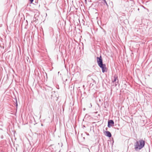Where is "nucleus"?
I'll return each instance as SVG.
<instances>
[{"instance_id":"obj_1","label":"nucleus","mask_w":152,"mask_h":152,"mask_svg":"<svg viewBox=\"0 0 152 152\" xmlns=\"http://www.w3.org/2000/svg\"><path fill=\"white\" fill-rule=\"evenodd\" d=\"M145 144V141L142 139L137 141L134 145L135 150L137 151L141 149L144 147Z\"/></svg>"},{"instance_id":"obj_2","label":"nucleus","mask_w":152,"mask_h":152,"mask_svg":"<svg viewBox=\"0 0 152 152\" xmlns=\"http://www.w3.org/2000/svg\"><path fill=\"white\" fill-rule=\"evenodd\" d=\"M97 61L99 66V65L102 66V64H103L101 56H100V57H97Z\"/></svg>"},{"instance_id":"obj_3","label":"nucleus","mask_w":152,"mask_h":152,"mask_svg":"<svg viewBox=\"0 0 152 152\" xmlns=\"http://www.w3.org/2000/svg\"><path fill=\"white\" fill-rule=\"evenodd\" d=\"M114 125V122L112 120H110L108 121L107 126L109 128H110L111 126H113Z\"/></svg>"},{"instance_id":"obj_4","label":"nucleus","mask_w":152,"mask_h":152,"mask_svg":"<svg viewBox=\"0 0 152 152\" xmlns=\"http://www.w3.org/2000/svg\"><path fill=\"white\" fill-rule=\"evenodd\" d=\"M99 66L102 68L103 72L107 71V69L106 68V65L105 64H102V66L99 65Z\"/></svg>"},{"instance_id":"obj_5","label":"nucleus","mask_w":152,"mask_h":152,"mask_svg":"<svg viewBox=\"0 0 152 152\" xmlns=\"http://www.w3.org/2000/svg\"><path fill=\"white\" fill-rule=\"evenodd\" d=\"M117 81L118 82V76L116 75H114L113 78L112 79V81L113 82H114Z\"/></svg>"},{"instance_id":"obj_6","label":"nucleus","mask_w":152,"mask_h":152,"mask_svg":"<svg viewBox=\"0 0 152 152\" xmlns=\"http://www.w3.org/2000/svg\"><path fill=\"white\" fill-rule=\"evenodd\" d=\"M105 134L106 136L110 137L111 136V134L110 132L108 131H105Z\"/></svg>"},{"instance_id":"obj_7","label":"nucleus","mask_w":152,"mask_h":152,"mask_svg":"<svg viewBox=\"0 0 152 152\" xmlns=\"http://www.w3.org/2000/svg\"><path fill=\"white\" fill-rule=\"evenodd\" d=\"M34 0H30V1L31 3H32Z\"/></svg>"},{"instance_id":"obj_8","label":"nucleus","mask_w":152,"mask_h":152,"mask_svg":"<svg viewBox=\"0 0 152 152\" xmlns=\"http://www.w3.org/2000/svg\"><path fill=\"white\" fill-rule=\"evenodd\" d=\"M104 0V2L106 3V4H107V2H106V0Z\"/></svg>"}]
</instances>
